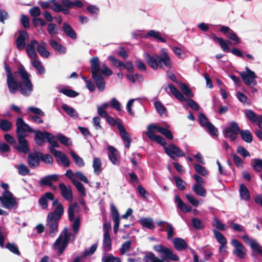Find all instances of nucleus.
Wrapping results in <instances>:
<instances>
[{
  "mask_svg": "<svg viewBox=\"0 0 262 262\" xmlns=\"http://www.w3.org/2000/svg\"><path fill=\"white\" fill-rule=\"evenodd\" d=\"M199 122L201 126L206 128L209 132L211 136H217V128L211 123L207 117L203 114H200L199 116Z\"/></svg>",
  "mask_w": 262,
  "mask_h": 262,
  "instance_id": "obj_10",
  "label": "nucleus"
},
{
  "mask_svg": "<svg viewBox=\"0 0 262 262\" xmlns=\"http://www.w3.org/2000/svg\"><path fill=\"white\" fill-rule=\"evenodd\" d=\"M245 71L239 73V75L243 82L247 85H255L256 84V78L257 77L254 72L251 71L249 68H245Z\"/></svg>",
  "mask_w": 262,
  "mask_h": 262,
  "instance_id": "obj_8",
  "label": "nucleus"
},
{
  "mask_svg": "<svg viewBox=\"0 0 262 262\" xmlns=\"http://www.w3.org/2000/svg\"><path fill=\"white\" fill-rule=\"evenodd\" d=\"M192 189L197 195L203 197L206 196L207 192L203 185H193Z\"/></svg>",
  "mask_w": 262,
  "mask_h": 262,
  "instance_id": "obj_43",
  "label": "nucleus"
},
{
  "mask_svg": "<svg viewBox=\"0 0 262 262\" xmlns=\"http://www.w3.org/2000/svg\"><path fill=\"white\" fill-rule=\"evenodd\" d=\"M164 149L166 153L173 159L177 157H183L185 155L183 151L173 144H169L168 147L165 146Z\"/></svg>",
  "mask_w": 262,
  "mask_h": 262,
  "instance_id": "obj_14",
  "label": "nucleus"
},
{
  "mask_svg": "<svg viewBox=\"0 0 262 262\" xmlns=\"http://www.w3.org/2000/svg\"><path fill=\"white\" fill-rule=\"evenodd\" d=\"M15 167L17 169L18 173L22 176H26L30 173L29 168L25 164H20Z\"/></svg>",
  "mask_w": 262,
  "mask_h": 262,
  "instance_id": "obj_50",
  "label": "nucleus"
},
{
  "mask_svg": "<svg viewBox=\"0 0 262 262\" xmlns=\"http://www.w3.org/2000/svg\"><path fill=\"white\" fill-rule=\"evenodd\" d=\"M193 166L195 171L199 174L206 177L208 176L209 171L206 167L202 166L201 165L197 163H194Z\"/></svg>",
  "mask_w": 262,
  "mask_h": 262,
  "instance_id": "obj_42",
  "label": "nucleus"
},
{
  "mask_svg": "<svg viewBox=\"0 0 262 262\" xmlns=\"http://www.w3.org/2000/svg\"><path fill=\"white\" fill-rule=\"evenodd\" d=\"M118 129L119 131L120 136L123 141L131 139L129 134L123 124L120 125V127Z\"/></svg>",
  "mask_w": 262,
  "mask_h": 262,
  "instance_id": "obj_52",
  "label": "nucleus"
},
{
  "mask_svg": "<svg viewBox=\"0 0 262 262\" xmlns=\"http://www.w3.org/2000/svg\"><path fill=\"white\" fill-rule=\"evenodd\" d=\"M107 150L108 151V157L110 160L114 165H119L120 163V157L118 151L111 145H109L107 147Z\"/></svg>",
  "mask_w": 262,
  "mask_h": 262,
  "instance_id": "obj_23",
  "label": "nucleus"
},
{
  "mask_svg": "<svg viewBox=\"0 0 262 262\" xmlns=\"http://www.w3.org/2000/svg\"><path fill=\"white\" fill-rule=\"evenodd\" d=\"M148 37H151L162 42H166L165 38L161 36V33L156 30H151L149 31L147 34L145 36V37L146 38Z\"/></svg>",
  "mask_w": 262,
  "mask_h": 262,
  "instance_id": "obj_34",
  "label": "nucleus"
},
{
  "mask_svg": "<svg viewBox=\"0 0 262 262\" xmlns=\"http://www.w3.org/2000/svg\"><path fill=\"white\" fill-rule=\"evenodd\" d=\"M174 201L177 204V207L181 209L184 212H191L192 208L190 206L186 205L182 201V200L178 195L174 196Z\"/></svg>",
  "mask_w": 262,
  "mask_h": 262,
  "instance_id": "obj_30",
  "label": "nucleus"
},
{
  "mask_svg": "<svg viewBox=\"0 0 262 262\" xmlns=\"http://www.w3.org/2000/svg\"><path fill=\"white\" fill-rule=\"evenodd\" d=\"M101 161L99 158H94L93 162L94 171L96 173H99L101 171Z\"/></svg>",
  "mask_w": 262,
  "mask_h": 262,
  "instance_id": "obj_55",
  "label": "nucleus"
},
{
  "mask_svg": "<svg viewBox=\"0 0 262 262\" xmlns=\"http://www.w3.org/2000/svg\"><path fill=\"white\" fill-rule=\"evenodd\" d=\"M92 76L97 89L102 92L105 87V83L102 75L111 76L113 72L105 64H103L100 68V62L98 57H94L90 60Z\"/></svg>",
  "mask_w": 262,
  "mask_h": 262,
  "instance_id": "obj_1",
  "label": "nucleus"
},
{
  "mask_svg": "<svg viewBox=\"0 0 262 262\" xmlns=\"http://www.w3.org/2000/svg\"><path fill=\"white\" fill-rule=\"evenodd\" d=\"M29 38L28 33L26 32H22L18 35L16 40V44L17 49L20 50L24 49L26 46L25 40Z\"/></svg>",
  "mask_w": 262,
  "mask_h": 262,
  "instance_id": "obj_28",
  "label": "nucleus"
},
{
  "mask_svg": "<svg viewBox=\"0 0 262 262\" xmlns=\"http://www.w3.org/2000/svg\"><path fill=\"white\" fill-rule=\"evenodd\" d=\"M146 134L151 140L156 141L157 143L163 146L164 147L165 146V145L166 144V141L161 136L157 135L151 131H147Z\"/></svg>",
  "mask_w": 262,
  "mask_h": 262,
  "instance_id": "obj_32",
  "label": "nucleus"
},
{
  "mask_svg": "<svg viewBox=\"0 0 262 262\" xmlns=\"http://www.w3.org/2000/svg\"><path fill=\"white\" fill-rule=\"evenodd\" d=\"M50 45L55 50L58 51L60 53H65L66 49L61 45L57 42L56 40L51 39L49 41Z\"/></svg>",
  "mask_w": 262,
  "mask_h": 262,
  "instance_id": "obj_47",
  "label": "nucleus"
},
{
  "mask_svg": "<svg viewBox=\"0 0 262 262\" xmlns=\"http://www.w3.org/2000/svg\"><path fill=\"white\" fill-rule=\"evenodd\" d=\"M143 260L145 262H160V260L155 256V254L151 252L146 253Z\"/></svg>",
  "mask_w": 262,
  "mask_h": 262,
  "instance_id": "obj_62",
  "label": "nucleus"
},
{
  "mask_svg": "<svg viewBox=\"0 0 262 262\" xmlns=\"http://www.w3.org/2000/svg\"><path fill=\"white\" fill-rule=\"evenodd\" d=\"M72 183L75 186L78 191L81 193V195L83 196L86 195L85 188L81 183L75 179L72 180Z\"/></svg>",
  "mask_w": 262,
  "mask_h": 262,
  "instance_id": "obj_60",
  "label": "nucleus"
},
{
  "mask_svg": "<svg viewBox=\"0 0 262 262\" xmlns=\"http://www.w3.org/2000/svg\"><path fill=\"white\" fill-rule=\"evenodd\" d=\"M6 72L7 73V84L9 92L14 91V86L16 85L15 82V78L14 77L15 74L12 73L8 66L5 65V67Z\"/></svg>",
  "mask_w": 262,
  "mask_h": 262,
  "instance_id": "obj_19",
  "label": "nucleus"
},
{
  "mask_svg": "<svg viewBox=\"0 0 262 262\" xmlns=\"http://www.w3.org/2000/svg\"><path fill=\"white\" fill-rule=\"evenodd\" d=\"M14 74L15 76L19 75L22 81L19 82L15 79V82L16 84L14 86L15 90L10 93L14 94L18 91L21 94L25 96H30L33 90V85L30 79L31 75L23 65L18 68L17 71L15 72Z\"/></svg>",
  "mask_w": 262,
  "mask_h": 262,
  "instance_id": "obj_2",
  "label": "nucleus"
},
{
  "mask_svg": "<svg viewBox=\"0 0 262 262\" xmlns=\"http://www.w3.org/2000/svg\"><path fill=\"white\" fill-rule=\"evenodd\" d=\"M161 55L144 53V58L148 65L154 70L159 68L166 70L172 68L170 58L164 49L161 50Z\"/></svg>",
  "mask_w": 262,
  "mask_h": 262,
  "instance_id": "obj_3",
  "label": "nucleus"
},
{
  "mask_svg": "<svg viewBox=\"0 0 262 262\" xmlns=\"http://www.w3.org/2000/svg\"><path fill=\"white\" fill-rule=\"evenodd\" d=\"M154 249L159 252L161 257L164 259H169L172 261H178L179 260V257L173 253L171 249L164 247L161 245L155 246Z\"/></svg>",
  "mask_w": 262,
  "mask_h": 262,
  "instance_id": "obj_6",
  "label": "nucleus"
},
{
  "mask_svg": "<svg viewBox=\"0 0 262 262\" xmlns=\"http://www.w3.org/2000/svg\"><path fill=\"white\" fill-rule=\"evenodd\" d=\"M110 105L118 112L122 111V106L120 102L116 98H113L110 101Z\"/></svg>",
  "mask_w": 262,
  "mask_h": 262,
  "instance_id": "obj_57",
  "label": "nucleus"
},
{
  "mask_svg": "<svg viewBox=\"0 0 262 262\" xmlns=\"http://www.w3.org/2000/svg\"><path fill=\"white\" fill-rule=\"evenodd\" d=\"M140 224L144 227L149 229H154L155 226L151 218H142L140 220Z\"/></svg>",
  "mask_w": 262,
  "mask_h": 262,
  "instance_id": "obj_44",
  "label": "nucleus"
},
{
  "mask_svg": "<svg viewBox=\"0 0 262 262\" xmlns=\"http://www.w3.org/2000/svg\"><path fill=\"white\" fill-rule=\"evenodd\" d=\"M79 209L78 203H75L70 205L68 209V215L69 220L73 221L74 219V214L76 211H78Z\"/></svg>",
  "mask_w": 262,
  "mask_h": 262,
  "instance_id": "obj_45",
  "label": "nucleus"
},
{
  "mask_svg": "<svg viewBox=\"0 0 262 262\" xmlns=\"http://www.w3.org/2000/svg\"><path fill=\"white\" fill-rule=\"evenodd\" d=\"M58 179V175L56 174L48 175L41 178L38 181V184L40 186H52L53 183L57 182Z\"/></svg>",
  "mask_w": 262,
  "mask_h": 262,
  "instance_id": "obj_20",
  "label": "nucleus"
},
{
  "mask_svg": "<svg viewBox=\"0 0 262 262\" xmlns=\"http://www.w3.org/2000/svg\"><path fill=\"white\" fill-rule=\"evenodd\" d=\"M63 110L70 117L76 119L78 118V113L73 107H70L67 104H63L62 105Z\"/></svg>",
  "mask_w": 262,
  "mask_h": 262,
  "instance_id": "obj_35",
  "label": "nucleus"
},
{
  "mask_svg": "<svg viewBox=\"0 0 262 262\" xmlns=\"http://www.w3.org/2000/svg\"><path fill=\"white\" fill-rule=\"evenodd\" d=\"M106 119L107 123L112 126H117V128L120 127V125H122V121L120 118L114 119L113 117L107 114V117H101Z\"/></svg>",
  "mask_w": 262,
  "mask_h": 262,
  "instance_id": "obj_41",
  "label": "nucleus"
},
{
  "mask_svg": "<svg viewBox=\"0 0 262 262\" xmlns=\"http://www.w3.org/2000/svg\"><path fill=\"white\" fill-rule=\"evenodd\" d=\"M46 43L44 41L41 42V45L38 43L37 50L42 57L48 58L50 56V53L46 49Z\"/></svg>",
  "mask_w": 262,
  "mask_h": 262,
  "instance_id": "obj_39",
  "label": "nucleus"
},
{
  "mask_svg": "<svg viewBox=\"0 0 262 262\" xmlns=\"http://www.w3.org/2000/svg\"><path fill=\"white\" fill-rule=\"evenodd\" d=\"M240 128L234 121L230 123L229 126L223 130L224 137L231 141H234L236 138V135L239 133Z\"/></svg>",
  "mask_w": 262,
  "mask_h": 262,
  "instance_id": "obj_9",
  "label": "nucleus"
},
{
  "mask_svg": "<svg viewBox=\"0 0 262 262\" xmlns=\"http://www.w3.org/2000/svg\"><path fill=\"white\" fill-rule=\"evenodd\" d=\"M110 103L108 102L103 103L101 105L97 106V114L100 117H107V113L106 110L108 109L110 107Z\"/></svg>",
  "mask_w": 262,
  "mask_h": 262,
  "instance_id": "obj_36",
  "label": "nucleus"
},
{
  "mask_svg": "<svg viewBox=\"0 0 262 262\" xmlns=\"http://www.w3.org/2000/svg\"><path fill=\"white\" fill-rule=\"evenodd\" d=\"M103 247L104 250L106 251H109L112 249V240L111 235H103Z\"/></svg>",
  "mask_w": 262,
  "mask_h": 262,
  "instance_id": "obj_46",
  "label": "nucleus"
},
{
  "mask_svg": "<svg viewBox=\"0 0 262 262\" xmlns=\"http://www.w3.org/2000/svg\"><path fill=\"white\" fill-rule=\"evenodd\" d=\"M47 30L51 36H55L59 33V29L57 25L54 23H50L48 25Z\"/></svg>",
  "mask_w": 262,
  "mask_h": 262,
  "instance_id": "obj_54",
  "label": "nucleus"
},
{
  "mask_svg": "<svg viewBox=\"0 0 262 262\" xmlns=\"http://www.w3.org/2000/svg\"><path fill=\"white\" fill-rule=\"evenodd\" d=\"M58 187L60 190L61 195L65 200L72 202L73 200V195L71 187L69 185H66L63 183H59Z\"/></svg>",
  "mask_w": 262,
  "mask_h": 262,
  "instance_id": "obj_17",
  "label": "nucleus"
},
{
  "mask_svg": "<svg viewBox=\"0 0 262 262\" xmlns=\"http://www.w3.org/2000/svg\"><path fill=\"white\" fill-rule=\"evenodd\" d=\"M97 246V243L94 244L91 247L86 249L81 255L77 256L73 262H80V260H84L86 257L91 256L96 251Z\"/></svg>",
  "mask_w": 262,
  "mask_h": 262,
  "instance_id": "obj_21",
  "label": "nucleus"
},
{
  "mask_svg": "<svg viewBox=\"0 0 262 262\" xmlns=\"http://www.w3.org/2000/svg\"><path fill=\"white\" fill-rule=\"evenodd\" d=\"M63 212V207L59 204L53 212L48 213L46 221V229L51 237H54L57 233L59 222Z\"/></svg>",
  "mask_w": 262,
  "mask_h": 262,
  "instance_id": "obj_4",
  "label": "nucleus"
},
{
  "mask_svg": "<svg viewBox=\"0 0 262 262\" xmlns=\"http://www.w3.org/2000/svg\"><path fill=\"white\" fill-rule=\"evenodd\" d=\"M0 200L4 207L7 209H12L16 204L12 193L9 191H4L3 195L0 196Z\"/></svg>",
  "mask_w": 262,
  "mask_h": 262,
  "instance_id": "obj_11",
  "label": "nucleus"
},
{
  "mask_svg": "<svg viewBox=\"0 0 262 262\" xmlns=\"http://www.w3.org/2000/svg\"><path fill=\"white\" fill-rule=\"evenodd\" d=\"M169 125H166L165 127H162L160 125H150L148 127L147 131H151L152 133L159 132L163 135L167 139L172 140L173 136L169 129Z\"/></svg>",
  "mask_w": 262,
  "mask_h": 262,
  "instance_id": "obj_13",
  "label": "nucleus"
},
{
  "mask_svg": "<svg viewBox=\"0 0 262 262\" xmlns=\"http://www.w3.org/2000/svg\"><path fill=\"white\" fill-rule=\"evenodd\" d=\"M111 210L112 215V219L114 222V231L117 233L119 226L120 218L119 212L114 204L111 205Z\"/></svg>",
  "mask_w": 262,
  "mask_h": 262,
  "instance_id": "obj_24",
  "label": "nucleus"
},
{
  "mask_svg": "<svg viewBox=\"0 0 262 262\" xmlns=\"http://www.w3.org/2000/svg\"><path fill=\"white\" fill-rule=\"evenodd\" d=\"M46 139L52 146V147H50V148H54V147H59V145L55 137L52 134L48 132V133H46Z\"/></svg>",
  "mask_w": 262,
  "mask_h": 262,
  "instance_id": "obj_53",
  "label": "nucleus"
},
{
  "mask_svg": "<svg viewBox=\"0 0 262 262\" xmlns=\"http://www.w3.org/2000/svg\"><path fill=\"white\" fill-rule=\"evenodd\" d=\"M173 244L175 248L178 251H182L187 248V244L186 241L180 237H176L173 239Z\"/></svg>",
  "mask_w": 262,
  "mask_h": 262,
  "instance_id": "obj_31",
  "label": "nucleus"
},
{
  "mask_svg": "<svg viewBox=\"0 0 262 262\" xmlns=\"http://www.w3.org/2000/svg\"><path fill=\"white\" fill-rule=\"evenodd\" d=\"M25 138H17L19 145L16 147V149L20 152L26 154L30 151V149L28 142Z\"/></svg>",
  "mask_w": 262,
  "mask_h": 262,
  "instance_id": "obj_26",
  "label": "nucleus"
},
{
  "mask_svg": "<svg viewBox=\"0 0 262 262\" xmlns=\"http://www.w3.org/2000/svg\"><path fill=\"white\" fill-rule=\"evenodd\" d=\"M242 238L245 243L250 246L254 253L262 256V246H261L256 240L253 238H250L247 235H243Z\"/></svg>",
  "mask_w": 262,
  "mask_h": 262,
  "instance_id": "obj_16",
  "label": "nucleus"
},
{
  "mask_svg": "<svg viewBox=\"0 0 262 262\" xmlns=\"http://www.w3.org/2000/svg\"><path fill=\"white\" fill-rule=\"evenodd\" d=\"M12 123L7 120H0V128L5 132L8 131L12 128Z\"/></svg>",
  "mask_w": 262,
  "mask_h": 262,
  "instance_id": "obj_61",
  "label": "nucleus"
},
{
  "mask_svg": "<svg viewBox=\"0 0 262 262\" xmlns=\"http://www.w3.org/2000/svg\"><path fill=\"white\" fill-rule=\"evenodd\" d=\"M239 194L242 200L248 201L250 199V193L247 187L243 184H241L239 186Z\"/></svg>",
  "mask_w": 262,
  "mask_h": 262,
  "instance_id": "obj_38",
  "label": "nucleus"
},
{
  "mask_svg": "<svg viewBox=\"0 0 262 262\" xmlns=\"http://www.w3.org/2000/svg\"><path fill=\"white\" fill-rule=\"evenodd\" d=\"M16 125L17 138L27 137L28 136L27 132L33 133L34 132L33 129L20 117L17 119Z\"/></svg>",
  "mask_w": 262,
  "mask_h": 262,
  "instance_id": "obj_7",
  "label": "nucleus"
},
{
  "mask_svg": "<svg viewBox=\"0 0 262 262\" xmlns=\"http://www.w3.org/2000/svg\"><path fill=\"white\" fill-rule=\"evenodd\" d=\"M67 245L62 240V234H60L53 245V249L57 251V256H60L66 248Z\"/></svg>",
  "mask_w": 262,
  "mask_h": 262,
  "instance_id": "obj_22",
  "label": "nucleus"
},
{
  "mask_svg": "<svg viewBox=\"0 0 262 262\" xmlns=\"http://www.w3.org/2000/svg\"><path fill=\"white\" fill-rule=\"evenodd\" d=\"M54 195L52 192H48L42 195L38 201L39 204L42 209H45L48 208V201L53 200Z\"/></svg>",
  "mask_w": 262,
  "mask_h": 262,
  "instance_id": "obj_27",
  "label": "nucleus"
},
{
  "mask_svg": "<svg viewBox=\"0 0 262 262\" xmlns=\"http://www.w3.org/2000/svg\"><path fill=\"white\" fill-rule=\"evenodd\" d=\"M231 243L234 247L233 254L239 258H244L247 255L246 248L237 239H232Z\"/></svg>",
  "mask_w": 262,
  "mask_h": 262,
  "instance_id": "obj_12",
  "label": "nucleus"
},
{
  "mask_svg": "<svg viewBox=\"0 0 262 262\" xmlns=\"http://www.w3.org/2000/svg\"><path fill=\"white\" fill-rule=\"evenodd\" d=\"M242 139L247 143H251L252 141V136L249 130H242L239 132Z\"/></svg>",
  "mask_w": 262,
  "mask_h": 262,
  "instance_id": "obj_51",
  "label": "nucleus"
},
{
  "mask_svg": "<svg viewBox=\"0 0 262 262\" xmlns=\"http://www.w3.org/2000/svg\"><path fill=\"white\" fill-rule=\"evenodd\" d=\"M154 104H155V107L157 112L161 116H162L163 115H166V108L162 104V103L161 102L156 101L155 102Z\"/></svg>",
  "mask_w": 262,
  "mask_h": 262,
  "instance_id": "obj_58",
  "label": "nucleus"
},
{
  "mask_svg": "<svg viewBox=\"0 0 262 262\" xmlns=\"http://www.w3.org/2000/svg\"><path fill=\"white\" fill-rule=\"evenodd\" d=\"M62 28L64 32L68 36L74 39L77 38L75 32L69 24L65 23H63Z\"/></svg>",
  "mask_w": 262,
  "mask_h": 262,
  "instance_id": "obj_40",
  "label": "nucleus"
},
{
  "mask_svg": "<svg viewBox=\"0 0 262 262\" xmlns=\"http://www.w3.org/2000/svg\"><path fill=\"white\" fill-rule=\"evenodd\" d=\"M180 88L184 94H185L187 97L189 98L193 97V95L191 91L186 84L183 83H180Z\"/></svg>",
  "mask_w": 262,
  "mask_h": 262,
  "instance_id": "obj_63",
  "label": "nucleus"
},
{
  "mask_svg": "<svg viewBox=\"0 0 262 262\" xmlns=\"http://www.w3.org/2000/svg\"><path fill=\"white\" fill-rule=\"evenodd\" d=\"M62 240L68 245V243L71 241H73L75 238V234L69 233L67 228H65L61 233Z\"/></svg>",
  "mask_w": 262,
  "mask_h": 262,
  "instance_id": "obj_33",
  "label": "nucleus"
},
{
  "mask_svg": "<svg viewBox=\"0 0 262 262\" xmlns=\"http://www.w3.org/2000/svg\"><path fill=\"white\" fill-rule=\"evenodd\" d=\"M46 133H48V132H44L42 133L40 131L35 133L34 140L37 145H42L43 144L45 139H46Z\"/></svg>",
  "mask_w": 262,
  "mask_h": 262,
  "instance_id": "obj_37",
  "label": "nucleus"
},
{
  "mask_svg": "<svg viewBox=\"0 0 262 262\" xmlns=\"http://www.w3.org/2000/svg\"><path fill=\"white\" fill-rule=\"evenodd\" d=\"M50 152L55 156L58 162H60L64 167H69L70 163L69 160L66 156L61 151L57 150L53 148H50Z\"/></svg>",
  "mask_w": 262,
  "mask_h": 262,
  "instance_id": "obj_18",
  "label": "nucleus"
},
{
  "mask_svg": "<svg viewBox=\"0 0 262 262\" xmlns=\"http://www.w3.org/2000/svg\"><path fill=\"white\" fill-rule=\"evenodd\" d=\"M213 232L215 239L220 245L227 244V239L222 233L216 230H213Z\"/></svg>",
  "mask_w": 262,
  "mask_h": 262,
  "instance_id": "obj_49",
  "label": "nucleus"
},
{
  "mask_svg": "<svg viewBox=\"0 0 262 262\" xmlns=\"http://www.w3.org/2000/svg\"><path fill=\"white\" fill-rule=\"evenodd\" d=\"M31 63L32 65L38 71L40 74H43L45 72V68L42 66L41 62L36 59V57L31 59Z\"/></svg>",
  "mask_w": 262,
  "mask_h": 262,
  "instance_id": "obj_48",
  "label": "nucleus"
},
{
  "mask_svg": "<svg viewBox=\"0 0 262 262\" xmlns=\"http://www.w3.org/2000/svg\"><path fill=\"white\" fill-rule=\"evenodd\" d=\"M71 155L75 163L79 167H82L84 165V162L83 159L77 155L73 150H71Z\"/></svg>",
  "mask_w": 262,
  "mask_h": 262,
  "instance_id": "obj_59",
  "label": "nucleus"
},
{
  "mask_svg": "<svg viewBox=\"0 0 262 262\" xmlns=\"http://www.w3.org/2000/svg\"><path fill=\"white\" fill-rule=\"evenodd\" d=\"M40 157L39 154H30L28 157V163L32 168H35L39 165Z\"/></svg>",
  "mask_w": 262,
  "mask_h": 262,
  "instance_id": "obj_25",
  "label": "nucleus"
},
{
  "mask_svg": "<svg viewBox=\"0 0 262 262\" xmlns=\"http://www.w3.org/2000/svg\"><path fill=\"white\" fill-rule=\"evenodd\" d=\"M170 92L180 101H186L187 105L192 109L198 111L200 106L193 100L187 99L185 98L182 94L172 84H169L168 85Z\"/></svg>",
  "mask_w": 262,
  "mask_h": 262,
  "instance_id": "obj_5",
  "label": "nucleus"
},
{
  "mask_svg": "<svg viewBox=\"0 0 262 262\" xmlns=\"http://www.w3.org/2000/svg\"><path fill=\"white\" fill-rule=\"evenodd\" d=\"M245 115L253 124H257L262 129V115H257L251 110L245 111Z\"/></svg>",
  "mask_w": 262,
  "mask_h": 262,
  "instance_id": "obj_15",
  "label": "nucleus"
},
{
  "mask_svg": "<svg viewBox=\"0 0 262 262\" xmlns=\"http://www.w3.org/2000/svg\"><path fill=\"white\" fill-rule=\"evenodd\" d=\"M37 45H38V42L36 40H32L30 43L26 46V53L31 59L37 57V54L35 50V48L37 47Z\"/></svg>",
  "mask_w": 262,
  "mask_h": 262,
  "instance_id": "obj_29",
  "label": "nucleus"
},
{
  "mask_svg": "<svg viewBox=\"0 0 262 262\" xmlns=\"http://www.w3.org/2000/svg\"><path fill=\"white\" fill-rule=\"evenodd\" d=\"M102 262H121L118 257H114L112 254H105L102 258Z\"/></svg>",
  "mask_w": 262,
  "mask_h": 262,
  "instance_id": "obj_56",
  "label": "nucleus"
},
{
  "mask_svg": "<svg viewBox=\"0 0 262 262\" xmlns=\"http://www.w3.org/2000/svg\"><path fill=\"white\" fill-rule=\"evenodd\" d=\"M59 92L70 97H75L79 95L77 92L69 89H60Z\"/></svg>",
  "mask_w": 262,
  "mask_h": 262,
  "instance_id": "obj_64",
  "label": "nucleus"
}]
</instances>
